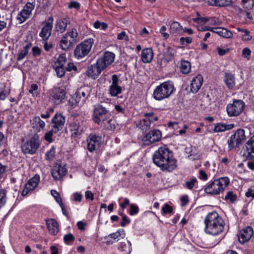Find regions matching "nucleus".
<instances>
[{
  "label": "nucleus",
  "instance_id": "1",
  "mask_svg": "<svg viewBox=\"0 0 254 254\" xmlns=\"http://www.w3.org/2000/svg\"><path fill=\"white\" fill-rule=\"evenodd\" d=\"M154 163L163 171L172 172L177 167V160L166 146L160 147L153 155Z\"/></svg>",
  "mask_w": 254,
  "mask_h": 254
},
{
  "label": "nucleus",
  "instance_id": "2",
  "mask_svg": "<svg viewBox=\"0 0 254 254\" xmlns=\"http://www.w3.org/2000/svg\"><path fill=\"white\" fill-rule=\"evenodd\" d=\"M204 223V231L208 234L216 236L224 230L223 221L216 212L209 213L205 217Z\"/></svg>",
  "mask_w": 254,
  "mask_h": 254
},
{
  "label": "nucleus",
  "instance_id": "3",
  "mask_svg": "<svg viewBox=\"0 0 254 254\" xmlns=\"http://www.w3.org/2000/svg\"><path fill=\"white\" fill-rule=\"evenodd\" d=\"M229 184L230 179L228 177H220L207 183L204 187V191L207 194L218 195L223 192Z\"/></svg>",
  "mask_w": 254,
  "mask_h": 254
},
{
  "label": "nucleus",
  "instance_id": "4",
  "mask_svg": "<svg viewBox=\"0 0 254 254\" xmlns=\"http://www.w3.org/2000/svg\"><path fill=\"white\" fill-rule=\"evenodd\" d=\"M174 84L170 81H165L157 86L153 93L154 98L161 101L169 98L174 91Z\"/></svg>",
  "mask_w": 254,
  "mask_h": 254
},
{
  "label": "nucleus",
  "instance_id": "5",
  "mask_svg": "<svg viewBox=\"0 0 254 254\" xmlns=\"http://www.w3.org/2000/svg\"><path fill=\"white\" fill-rule=\"evenodd\" d=\"M94 41L89 38L78 44L74 51V55L77 59H80L87 56L90 52Z\"/></svg>",
  "mask_w": 254,
  "mask_h": 254
},
{
  "label": "nucleus",
  "instance_id": "6",
  "mask_svg": "<svg viewBox=\"0 0 254 254\" xmlns=\"http://www.w3.org/2000/svg\"><path fill=\"white\" fill-rule=\"evenodd\" d=\"M39 147V141L37 135L23 140L21 144V149L24 154H33L36 152Z\"/></svg>",
  "mask_w": 254,
  "mask_h": 254
},
{
  "label": "nucleus",
  "instance_id": "7",
  "mask_svg": "<svg viewBox=\"0 0 254 254\" xmlns=\"http://www.w3.org/2000/svg\"><path fill=\"white\" fill-rule=\"evenodd\" d=\"M246 139V135L244 129L241 128L237 129L228 140L229 149L231 150L238 147Z\"/></svg>",
  "mask_w": 254,
  "mask_h": 254
},
{
  "label": "nucleus",
  "instance_id": "8",
  "mask_svg": "<svg viewBox=\"0 0 254 254\" xmlns=\"http://www.w3.org/2000/svg\"><path fill=\"white\" fill-rule=\"evenodd\" d=\"M110 116V113L102 105H95L94 107L93 119L95 123L99 124L101 122L105 121Z\"/></svg>",
  "mask_w": 254,
  "mask_h": 254
},
{
  "label": "nucleus",
  "instance_id": "9",
  "mask_svg": "<svg viewBox=\"0 0 254 254\" xmlns=\"http://www.w3.org/2000/svg\"><path fill=\"white\" fill-rule=\"evenodd\" d=\"M245 103L241 100H234L232 103L227 105V113L229 117H237L244 110Z\"/></svg>",
  "mask_w": 254,
  "mask_h": 254
},
{
  "label": "nucleus",
  "instance_id": "10",
  "mask_svg": "<svg viewBox=\"0 0 254 254\" xmlns=\"http://www.w3.org/2000/svg\"><path fill=\"white\" fill-rule=\"evenodd\" d=\"M162 137L161 131L158 129H153L147 133L142 138V143L145 146L159 141Z\"/></svg>",
  "mask_w": 254,
  "mask_h": 254
},
{
  "label": "nucleus",
  "instance_id": "11",
  "mask_svg": "<svg viewBox=\"0 0 254 254\" xmlns=\"http://www.w3.org/2000/svg\"><path fill=\"white\" fill-rule=\"evenodd\" d=\"M53 17L52 16H50L43 23V27L39 33V36L44 41L47 40L50 37L53 25Z\"/></svg>",
  "mask_w": 254,
  "mask_h": 254
},
{
  "label": "nucleus",
  "instance_id": "12",
  "mask_svg": "<svg viewBox=\"0 0 254 254\" xmlns=\"http://www.w3.org/2000/svg\"><path fill=\"white\" fill-rule=\"evenodd\" d=\"M87 149L92 152L98 149L102 143L101 137L96 134H90L87 138Z\"/></svg>",
  "mask_w": 254,
  "mask_h": 254
},
{
  "label": "nucleus",
  "instance_id": "13",
  "mask_svg": "<svg viewBox=\"0 0 254 254\" xmlns=\"http://www.w3.org/2000/svg\"><path fill=\"white\" fill-rule=\"evenodd\" d=\"M115 57V55L113 53L106 51L102 57L98 59L97 62L104 69H105L114 61Z\"/></svg>",
  "mask_w": 254,
  "mask_h": 254
},
{
  "label": "nucleus",
  "instance_id": "14",
  "mask_svg": "<svg viewBox=\"0 0 254 254\" xmlns=\"http://www.w3.org/2000/svg\"><path fill=\"white\" fill-rule=\"evenodd\" d=\"M39 182L40 176L38 175H35L33 178L29 179L24 186L22 195H26L30 191L33 190L38 186Z\"/></svg>",
  "mask_w": 254,
  "mask_h": 254
},
{
  "label": "nucleus",
  "instance_id": "15",
  "mask_svg": "<svg viewBox=\"0 0 254 254\" xmlns=\"http://www.w3.org/2000/svg\"><path fill=\"white\" fill-rule=\"evenodd\" d=\"M119 79L117 75L112 76V82L109 86V93L112 97L117 96L122 92V88L119 85Z\"/></svg>",
  "mask_w": 254,
  "mask_h": 254
},
{
  "label": "nucleus",
  "instance_id": "16",
  "mask_svg": "<svg viewBox=\"0 0 254 254\" xmlns=\"http://www.w3.org/2000/svg\"><path fill=\"white\" fill-rule=\"evenodd\" d=\"M245 148L243 154L244 158L246 160L254 158V135L246 142Z\"/></svg>",
  "mask_w": 254,
  "mask_h": 254
},
{
  "label": "nucleus",
  "instance_id": "17",
  "mask_svg": "<svg viewBox=\"0 0 254 254\" xmlns=\"http://www.w3.org/2000/svg\"><path fill=\"white\" fill-rule=\"evenodd\" d=\"M52 127L56 131L61 130L65 123V118L61 113L56 114L52 119Z\"/></svg>",
  "mask_w": 254,
  "mask_h": 254
},
{
  "label": "nucleus",
  "instance_id": "18",
  "mask_svg": "<svg viewBox=\"0 0 254 254\" xmlns=\"http://www.w3.org/2000/svg\"><path fill=\"white\" fill-rule=\"evenodd\" d=\"M253 235V230L252 227L248 226L240 231L238 234L239 241L241 244H244L250 240Z\"/></svg>",
  "mask_w": 254,
  "mask_h": 254
},
{
  "label": "nucleus",
  "instance_id": "19",
  "mask_svg": "<svg viewBox=\"0 0 254 254\" xmlns=\"http://www.w3.org/2000/svg\"><path fill=\"white\" fill-rule=\"evenodd\" d=\"M65 94V88L64 87H60L52 95L51 100L54 104L59 105L64 99Z\"/></svg>",
  "mask_w": 254,
  "mask_h": 254
},
{
  "label": "nucleus",
  "instance_id": "20",
  "mask_svg": "<svg viewBox=\"0 0 254 254\" xmlns=\"http://www.w3.org/2000/svg\"><path fill=\"white\" fill-rule=\"evenodd\" d=\"M81 124V123L77 120L73 121L70 124L69 129L71 132L72 136L75 137L82 133L83 129Z\"/></svg>",
  "mask_w": 254,
  "mask_h": 254
},
{
  "label": "nucleus",
  "instance_id": "21",
  "mask_svg": "<svg viewBox=\"0 0 254 254\" xmlns=\"http://www.w3.org/2000/svg\"><path fill=\"white\" fill-rule=\"evenodd\" d=\"M66 172L67 170L64 166L57 164L52 170V175L55 180H59L66 174Z\"/></svg>",
  "mask_w": 254,
  "mask_h": 254
},
{
  "label": "nucleus",
  "instance_id": "22",
  "mask_svg": "<svg viewBox=\"0 0 254 254\" xmlns=\"http://www.w3.org/2000/svg\"><path fill=\"white\" fill-rule=\"evenodd\" d=\"M104 69L100 64H99L98 63L96 62L95 64L91 65L88 68L87 71V75L92 78L95 79L99 75L101 71Z\"/></svg>",
  "mask_w": 254,
  "mask_h": 254
},
{
  "label": "nucleus",
  "instance_id": "23",
  "mask_svg": "<svg viewBox=\"0 0 254 254\" xmlns=\"http://www.w3.org/2000/svg\"><path fill=\"white\" fill-rule=\"evenodd\" d=\"M69 23V19L66 18H58L56 22L55 29L58 32L63 33L65 31L67 26Z\"/></svg>",
  "mask_w": 254,
  "mask_h": 254
},
{
  "label": "nucleus",
  "instance_id": "24",
  "mask_svg": "<svg viewBox=\"0 0 254 254\" xmlns=\"http://www.w3.org/2000/svg\"><path fill=\"white\" fill-rule=\"evenodd\" d=\"M87 87H81L75 93L76 98L75 101L76 103H82L85 101V99L89 96L90 92Z\"/></svg>",
  "mask_w": 254,
  "mask_h": 254
},
{
  "label": "nucleus",
  "instance_id": "25",
  "mask_svg": "<svg viewBox=\"0 0 254 254\" xmlns=\"http://www.w3.org/2000/svg\"><path fill=\"white\" fill-rule=\"evenodd\" d=\"M203 77L200 75L195 76L191 81L190 90L193 93H196L200 89L203 82Z\"/></svg>",
  "mask_w": 254,
  "mask_h": 254
},
{
  "label": "nucleus",
  "instance_id": "26",
  "mask_svg": "<svg viewBox=\"0 0 254 254\" xmlns=\"http://www.w3.org/2000/svg\"><path fill=\"white\" fill-rule=\"evenodd\" d=\"M175 54L176 51L174 48L170 47H168L161 59V64H166L171 62L174 59Z\"/></svg>",
  "mask_w": 254,
  "mask_h": 254
},
{
  "label": "nucleus",
  "instance_id": "27",
  "mask_svg": "<svg viewBox=\"0 0 254 254\" xmlns=\"http://www.w3.org/2000/svg\"><path fill=\"white\" fill-rule=\"evenodd\" d=\"M186 152L188 154V158L191 160H199L201 158V154L198 152L194 146L187 147Z\"/></svg>",
  "mask_w": 254,
  "mask_h": 254
},
{
  "label": "nucleus",
  "instance_id": "28",
  "mask_svg": "<svg viewBox=\"0 0 254 254\" xmlns=\"http://www.w3.org/2000/svg\"><path fill=\"white\" fill-rule=\"evenodd\" d=\"M75 43L69 39L65 34L61 38L60 41V47L63 50H67L72 47Z\"/></svg>",
  "mask_w": 254,
  "mask_h": 254
},
{
  "label": "nucleus",
  "instance_id": "29",
  "mask_svg": "<svg viewBox=\"0 0 254 254\" xmlns=\"http://www.w3.org/2000/svg\"><path fill=\"white\" fill-rule=\"evenodd\" d=\"M45 123L39 116L35 117L31 121L32 127L37 132L42 131L45 127Z\"/></svg>",
  "mask_w": 254,
  "mask_h": 254
},
{
  "label": "nucleus",
  "instance_id": "30",
  "mask_svg": "<svg viewBox=\"0 0 254 254\" xmlns=\"http://www.w3.org/2000/svg\"><path fill=\"white\" fill-rule=\"evenodd\" d=\"M46 224L50 233L56 235L59 231V226L58 222L54 219H49L46 220Z\"/></svg>",
  "mask_w": 254,
  "mask_h": 254
},
{
  "label": "nucleus",
  "instance_id": "31",
  "mask_svg": "<svg viewBox=\"0 0 254 254\" xmlns=\"http://www.w3.org/2000/svg\"><path fill=\"white\" fill-rule=\"evenodd\" d=\"M213 32L217 34L226 39H231L233 37V33L229 30L222 27H214Z\"/></svg>",
  "mask_w": 254,
  "mask_h": 254
},
{
  "label": "nucleus",
  "instance_id": "32",
  "mask_svg": "<svg viewBox=\"0 0 254 254\" xmlns=\"http://www.w3.org/2000/svg\"><path fill=\"white\" fill-rule=\"evenodd\" d=\"M153 58V52L151 48L143 49L141 52V60L144 63L151 62Z\"/></svg>",
  "mask_w": 254,
  "mask_h": 254
},
{
  "label": "nucleus",
  "instance_id": "33",
  "mask_svg": "<svg viewBox=\"0 0 254 254\" xmlns=\"http://www.w3.org/2000/svg\"><path fill=\"white\" fill-rule=\"evenodd\" d=\"M224 81L226 86L230 89H232L235 86V75L228 72L225 73Z\"/></svg>",
  "mask_w": 254,
  "mask_h": 254
},
{
  "label": "nucleus",
  "instance_id": "34",
  "mask_svg": "<svg viewBox=\"0 0 254 254\" xmlns=\"http://www.w3.org/2000/svg\"><path fill=\"white\" fill-rule=\"evenodd\" d=\"M170 32L175 36L181 34L183 32V28L181 24L177 21H174L170 25Z\"/></svg>",
  "mask_w": 254,
  "mask_h": 254
},
{
  "label": "nucleus",
  "instance_id": "35",
  "mask_svg": "<svg viewBox=\"0 0 254 254\" xmlns=\"http://www.w3.org/2000/svg\"><path fill=\"white\" fill-rule=\"evenodd\" d=\"M209 5L219 7H226L231 5L232 3V0H212V1H208Z\"/></svg>",
  "mask_w": 254,
  "mask_h": 254
},
{
  "label": "nucleus",
  "instance_id": "36",
  "mask_svg": "<svg viewBox=\"0 0 254 254\" xmlns=\"http://www.w3.org/2000/svg\"><path fill=\"white\" fill-rule=\"evenodd\" d=\"M179 67L182 73L188 74L190 71L191 64L188 61L182 60L179 64Z\"/></svg>",
  "mask_w": 254,
  "mask_h": 254
},
{
  "label": "nucleus",
  "instance_id": "37",
  "mask_svg": "<svg viewBox=\"0 0 254 254\" xmlns=\"http://www.w3.org/2000/svg\"><path fill=\"white\" fill-rule=\"evenodd\" d=\"M157 120V116L154 117L153 120H147V119H143L140 121L138 127L142 130H147L150 127L151 123Z\"/></svg>",
  "mask_w": 254,
  "mask_h": 254
},
{
  "label": "nucleus",
  "instance_id": "38",
  "mask_svg": "<svg viewBox=\"0 0 254 254\" xmlns=\"http://www.w3.org/2000/svg\"><path fill=\"white\" fill-rule=\"evenodd\" d=\"M126 232L125 230L123 229H120L117 230L116 232L111 234L108 235V237L115 240L116 241H118L120 240L121 239H124L126 237Z\"/></svg>",
  "mask_w": 254,
  "mask_h": 254
},
{
  "label": "nucleus",
  "instance_id": "39",
  "mask_svg": "<svg viewBox=\"0 0 254 254\" xmlns=\"http://www.w3.org/2000/svg\"><path fill=\"white\" fill-rule=\"evenodd\" d=\"M234 127V124H225L219 123L216 125L213 129L215 132H219L232 129Z\"/></svg>",
  "mask_w": 254,
  "mask_h": 254
},
{
  "label": "nucleus",
  "instance_id": "40",
  "mask_svg": "<svg viewBox=\"0 0 254 254\" xmlns=\"http://www.w3.org/2000/svg\"><path fill=\"white\" fill-rule=\"evenodd\" d=\"M65 34L67 36L69 37V39L73 40L75 43L78 41V33L77 30L75 28H72L68 30Z\"/></svg>",
  "mask_w": 254,
  "mask_h": 254
},
{
  "label": "nucleus",
  "instance_id": "41",
  "mask_svg": "<svg viewBox=\"0 0 254 254\" xmlns=\"http://www.w3.org/2000/svg\"><path fill=\"white\" fill-rule=\"evenodd\" d=\"M31 13L24 8L18 14L17 19L20 23H22L26 21L29 17Z\"/></svg>",
  "mask_w": 254,
  "mask_h": 254
},
{
  "label": "nucleus",
  "instance_id": "42",
  "mask_svg": "<svg viewBox=\"0 0 254 254\" xmlns=\"http://www.w3.org/2000/svg\"><path fill=\"white\" fill-rule=\"evenodd\" d=\"M30 44H27L21 50H20L17 56V59L18 61L22 60L27 55L28 53V49L30 48Z\"/></svg>",
  "mask_w": 254,
  "mask_h": 254
},
{
  "label": "nucleus",
  "instance_id": "43",
  "mask_svg": "<svg viewBox=\"0 0 254 254\" xmlns=\"http://www.w3.org/2000/svg\"><path fill=\"white\" fill-rule=\"evenodd\" d=\"M66 61L65 54H62L59 56L57 61H56L54 66L64 67V65Z\"/></svg>",
  "mask_w": 254,
  "mask_h": 254
},
{
  "label": "nucleus",
  "instance_id": "44",
  "mask_svg": "<svg viewBox=\"0 0 254 254\" xmlns=\"http://www.w3.org/2000/svg\"><path fill=\"white\" fill-rule=\"evenodd\" d=\"M198 184V181L195 177L190 178V180L187 181L185 183L186 187L190 190H191L193 188Z\"/></svg>",
  "mask_w": 254,
  "mask_h": 254
},
{
  "label": "nucleus",
  "instance_id": "45",
  "mask_svg": "<svg viewBox=\"0 0 254 254\" xmlns=\"http://www.w3.org/2000/svg\"><path fill=\"white\" fill-rule=\"evenodd\" d=\"M9 93V89L6 88L5 86H4L1 84L0 85V100H4Z\"/></svg>",
  "mask_w": 254,
  "mask_h": 254
},
{
  "label": "nucleus",
  "instance_id": "46",
  "mask_svg": "<svg viewBox=\"0 0 254 254\" xmlns=\"http://www.w3.org/2000/svg\"><path fill=\"white\" fill-rule=\"evenodd\" d=\"M6 193L7 191L5 189L0 190V209L6 203L7 199Z\"/></svg>",
  "mask_w": 254,
  "mask_h": 254
},
{
  "label": "nucleus",
  "instance_id": "47",
  "mask_svg": "<svg viewBox=\"0 0 254 254\" xmlns=\"http://www.w3.org/2000/svg\"><path fill=\"white\" fill-rule=\"evenodd\" d=\"M59 131H56L54 129L53 127H52L51 129L48 131L47 133L45 134V139L48 142L50 143L52 142L53 141L52 136L54 133H56Z\"/></svg>",
  "mask_w": 254,
  "mask_h": 254
},
{
  "label": "nucleus",
  "instance_id": "48",
  "mask_svg": "<svg viewBox=\"0 0 254 254\" xmlns=\"http://www.w3.org/2000/svg\"><path fill=\"white\" fill-rule=\"evenodd\" d=\"M56 148L52 146L49 150H48L46 154V159L48 160L51 161L54 159L55 157Z\"/></svg>",
  "mask_w": 254,
  "mask_h": 254
},
{
  "label": "nucleus",
  "instance_id": "49",
  "mask_svg": "<svg viewBox=\"0 0 254 254\" xmlns=\"http://www.w3.org/2000/svg\"><path fill=\"white\" fill-rule=\"evenodd\" d=\"M51 194L54 197L56 201L59 204L60 206L63 210V204L62 202V198L60 196V194L55 190H52L51 191Z\"/></svg>",
  "mask_w": 254,
  "mask_h": 254
},
{
  "label": "nucleus",
  "instance_id": "50",
  "mask_svg": "<svg viewBox=\"0 0 254 254\" xmlns=\"http://www.w3.org/2000/svg\"><path fill=\"white\" fill-rule=\"evenodd\" d=\"M128 245H127L126 244H123V243L121 244V246L120 248V250L121 251L125 252L126 254H129L131 251V244L129 242H127Z\"/></svg>",
  "mask_w": 254,
  "mask_h": 254
},
{
  "label": "nucleus",
  "instance_id": "51",
  "mask_svg": "<svg viewBox=\"0 0 254 254\" xmlns=\"http://www.w3.org/2000/svg\"><path fill=\"white\" fill-rule=\"evenodd\" d=\"M236 194H234L232 191H229L225 196V199L233 202L236 200Z\"/></svg>",
  "mask_w": 254,
  "mask_h": 254
},
{
  "label": "nucleus",
  "instance_id": "52",
  "mask_svg": "<svg viewBox=\"0 0 254 254\" xmlns=\"http://www.w3.org/2000/svg\"><path fill=\"white\" fill-rule=\"evenodd\" d=\"M242 2L244 8L250 9L254 5V0H242Z\"/></svg>",
  "mask_w": 254,
  "mask_h": 254
},
{
  "label": "nucleus",
  "instance_id": "53",
  "mask_svg": "<svg viewBox=\"0 0 254 254\" xmlns=\"http://www.w3.org/2000/svg\"><path fill=\"white\" fill-rule=\"evenodd\" d=\"M196 14L198 15V17L192 19V20L194 22L199 24H205L209 21V19L208 18L206 17H199V14L198 12H197Z\"/></svg>",
  "mask_w": 254,
  "mask_h": 254
},
{
  "label": "nucleus",
  "instance_id": "54",
  "mask_svg": "<svg viewBox=\"0 0 254 254\" xmlns=\"http://www.w3.org/2000/svg\"><path fill=\"white\" fill-rule=\"evenodd\" d=\"M54 68L58 77H61L64 75L65 68L64 67L54 66Z\"/></svg>",
  "mask_w": 254,
  "mask_h": 254
},
{
  "label": "nucleus",
  "instance_id": "55",
  "mask_svg": "<svg viewBox=\"0 0 254 254\" xmlns=\"http://www.w3.org/2000/svg\"><path fill=\"white\" fill-rule=\"evenodd\" d=\"M116 121L114 119H110L106 124V128L109 130H113L116 128Z\"/></svg>",
  "mask_w": 254,
  "mask_h": 254
},
{
  "label": "nucleus",
  "instance_id": "56",
  "mask_svg": "<svg viewBox=\"0 0 254 254\" xmlns=\"http://www.w3.org/2000/svg\"><path fill=\"white\" fill-rule=\"evenodd\" d=\"M64 240L66 244L69 245L74 241V237L72 234L69 233L64 236Z\"/></svg>",
  "mask_w": 254,
  "mask_h": 254
},
{
  "label": "nucleus",
  "instance_id": "57",
  "mask_svg": "<svg viewBox=\"0 0 254 254\" xmlns=\"http://www.w3.org/2000/svg\"><path fill=\"white\" fill-rule=\"evenodd\" d=\"M244 34L242 35L241 38L243 41H250L252 39V36L250 35V32L246 29H245Z\"/></svg>",
  "mask_w": 254,
  "mask_h": 254
},
{
  "label": "nucleus",
  "instance_id": "58",
  "mask_svg": "<svg viewBox=\"0 0 254 254\" xmlns=\"http://www.w3.org/2000/svg\"><path fill=\"white\" fill-rule=\"evenodd\" d=\"M172 211V207L167 203H165L162 207V211L163 214L170 213Z\"/></svg>",
  "mask_w": 254,
  "mask_h": 254
},
{
  "label": "nucleus",
  "instance_id": "59",
  "mask_svg": "<svg viewBox=\"0 0 254 254\" xmlns=\"http://www.w3.org/2000/svg\"><path fill=\"white\" fill-rule=\"evenodd\" d=\"M138 207L137 205L133 204H130V210L129 213L130 215H134L138 213Z\"/></svg>",
  "mask_w": 254,
  "mask_h": 254
},
{
  "label": "nucleus",
  "instance_id": "60",
  "mask_svg": "<svg viewBox=\"0 0 254 254\" xmlns=\"http://www.w3.org/2000/svg\"><path fill=\"white\" fill-rule=\"evenodd\" d=\"M120 214L122 216V222L121 223V225L122 227H125L127 224H128L130 223V220L126 215L123 214L122 213H120Z\"/></svg>",
  "mask_w": 254,
  "mask_h": 254
},
{
  "label": "nucleus",
  "instance_id": "61",
  "mask_svg": "<svg viewBox=\"0 0 254 254\" xmlns=\"http://www.w3.org/2000/svg\"><path fill=\"white\" fill-rule=\"evenodd\" d=\"M251 54V51L249 48H245L243 49L242 55L244 58H246L247 60H249L250 59Z\"/></svg>",
  "mask_w": 254,
  "mask_h": 254
},
{
  "label": "nucleus",
  "instance_id": "62",
  "mask_svg": "<svg viewBox=\"0 0 254 254\" xmlns=\"http://www.w3.org/2000/svg\"><path fill=\"white\" fill-rule=\"evenodd\" d=\"M198 174L199 179L205 181L208 179V176L204 171L199 170L198 171Z\"/></svg>",
  "mask_w": 254,
  "mask_h": 254
},
{
  "label": "nucleus",
  "instance_id": "63",
  "mask_svg": "<svg viewBox=\"0 0 254 254\" xmlns=\"http://www.w3.org/2000/svg\"><path fill=\"white\" fill-rule=\"evenodd\" d=\"M217 51L219 56H222L229 53L230 49L229 48L222 49L220 47L217 48Z\"/></svg>",
  "mask_w": 254,
  "mask_h": 254
},
{
  "label": "nucleus",
  "instance_id": "64",
  "mask_svg": "<svg viewBox=\"0 0 254 254\" xmlns=\"http://www.w3.org/2000/svg\"><path fill=\"white\" fill-rule=\"evenodd\" d=\"M32 54H33V56L35 57L39 56L40 55L41 52V49L38 47H37V46L33 47L32 48Z\"/></svg>",
  "mask_w": 254,
  "mask_h": 254
}]
</instances>
